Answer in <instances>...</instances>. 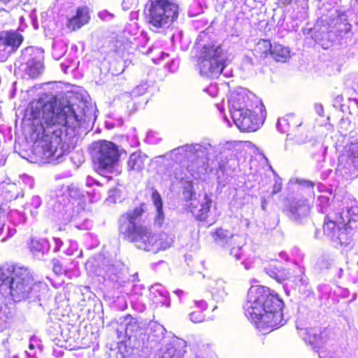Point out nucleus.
I'll list each match as a JSON object with an SVG mask.
<instances>
[{
    "label": "nucleus",
    "mask_w": 358,
    "mask_h": 358,
    "mask_svg": "<svg viewBox=\"0 0 358 358\" xmlns=\"http://www.w3.org/2000/svg\"><path fill=\"white\" fill-rule=\"evenodd\" d=\"M12 317V311L5 304L0 303V331H3L7 326L9 319Z\"/></svg>",
    "instance_id": "c85d7f7f"
},
{
    "label": "nucleus",
    "mask_w": 358,
    "mask_h": 358,
    "mask_svg": "<svg viewBox=\"0 0 358 358\" xmlns=\"http://www.w3.org/2000/svg\"><path fill=\"white\" fill-rule=\"evenodd\" d=\"M148 22L152 29L169 27L178 15V5L172 0H150L145 6Z\"/></svg>",
    "instance_id": "1a4fd4ad"
},
{
    "label": "nucleus",
    "mask_w": 358,
    "mask_h": 358,
    "mask_svg": "<svg viewBox=\"0 0 358 358\" xmlns=\"http://www.w3.org/2000/svg\"><path fill=\"white\" fill-rule=\"evenodd\" d=\"M41 199L38 196H32L30 203L28 204V206L30 207L29 210L32 216L35 217L37 215L38 212L37 210H32L31 207L36 210L41 206Z\"/></svg>",
    "instance_id": "c9c22d12"
},
{
    "label": "nucleus",
    "mask_w": 358,
    "mask_h": 358,
    "mask_svg": "<svg viewBox=\"0 0 358 358\" xmlns=\"http://www.w3.org/2000/svg\"><path fill=\"white\" fill-rule=\"evenodd\" d=\"M270 55L277 62H285L289 57V50L280 44L275 43Z\"/></svg>",
    "instance_id": "bb28decb"
},
{
    "label": "nucleus",
    "mask_w": 358,
    "mask_h": 358,
    "mask_svg": "<svg viewBox=\"0 0 358 358\" xmlns=\"http://www.w3.org/2000/svg\"><path fill=\"white\" fill-rule=\"evenodd\" d=\"M23 41V36L17 30L0 31V62H5L15 52Z\"/></svg>",
    "instance_id": "4468645a"
},
{
    "label": "nucleus",
    "mask_w": 358,
    "mask_h": 358,
    "mask_svg": "<svg viewBox=\"0 0 358 358\" xmlns=\"http://www.w3.org/2000/svg\"><path fill=\"white\" fill-rule=\"evenodd\" d=\"M148 215L145 204L123 213L118 220L119 231L127 240L145 251L157 252L170 248L174 236L165 232L153 233L147 225Z\"/></svg>",
    "instance_id": "f03ea898"
},
{
    "label": "nucleus",
    "mask_w": 358,
    "mask_h": 358,
    "mask_svg": "<svg viewBox=\"0 0 358 358\" xmlns=\"http://www.w3.org/2000/svg\"><path fill=\"white\" fill-rule=\"evenodd\" d=\"M20 0H0V3L12 8L20 3Z\"/></svg>",
    "instance_id": "49530a36"
},
{
    "label": "nucleus",
    "mask_w": 358,
    "mask_h": 358,
    "mask_svg": "<svg viewBox=\"0 0 358 358\" xmlns=\"http://www.w3.org/2000/svg\"><path fill=\"white\" fill-rule=\"evenodd\" d=\"M91 156L96 170L110 172L119 161L120 152L118 146L108 141H98L92 143Z\"/></svg>",
    "instance_id": "9d476101"
},
{
    "label": "nucleus",
    "mask_w": 358,
    "mask_h": 358,
    "mask_svg": "<svg viewBox=\"0 0 358 358\" xmlns=\"http://www.w3.org/2000/svg\"><path fill=\"white\" fill-rule=\"evenodd\" d=\"M310 210V205L305 199H295L288 207V217L296 223H300L306 218Z\"/></svg>",
    "instance_id": "f3484780"
},
{
    "label": "nucleus",
    "mask_w": 358,
    "mask_h": 358,
    "mask_svg": "<svg viewBox=\"0 0 358 358\" xmlns=\"http://www.w3.org/2000/svg\"><path fill=\"white\" fill-rule=\"evenodd\" d=\"M195 305L202 310H204L207 308L208 305L207 303L203 300L195 301Z\"/></svg>",
    "instance_id": "3c124183"
},
{
    "label": "nucleus",
    "mask_w": 358,
    "mask_h": 358,
    "mask_svg": "<svg viewBox=\"0 0 358 358\" xmlns=\"http://www.w3.org/2000/svg\"><path fill=\"white\" fill-rule=\"evenodd\" d=\"M343 209L331 219L327 215L323 225L324 233L334 242L348 246L352 241L353 224L358 220V206L354 200H345Z\"/></svg>",
    "instance_id": "39448f33"
},
{
    "label": "nucleus",
    "mask_w": 358,
    "mask_h": 358,
    "mask_svg": "<svg viewBox=\"0 0 358 358\" xmlns=\"http://www.w3.org/2000/svg\"><path fill=\"white\" fill-rule=\"evenodd\" d=\"M341 20H344V21H346V18H345V15H343L340 18Z\"/></svg>",
    "instance_id": "0e129e2a"
},
{
    "label": "nucleus",
    "mask_w": 358,
    "mask_h": 358,
    "mask_svg": "<svg viewBox=\"0 0 358 358\" xmlns=\"http://www.w3.org/2000/svg\"><path fill=\"white\" fill-rule=\"evenodd\" d=\"M351 24L348 22H343L338 25V31L339 32V35L342 36V34H348L351 31Z\"/></svg>",
    "instance_id": "79ce46f5"
},
{
    "label": "nucleus",
    "mask_w": 358,
    "mask_h": 358,
    "mask_svg": "<svg viewBox=\"0 0 358 358\" xmlns=\"http://www.w3.org/2000/svg\"><path fill=\"white\" fill-rule=\"evenodd\" d=\"M150 292L155 296L156 298L157 297V295L162 298V300L157 299V303L159 302L162 303V306H170V299L168 296V292L166 289L161 285L155 284L152 285L150 287Z\"/></svg>",
    "instance_id": "cd10ccee"
},
{
    "label": "nucleus",
    "mask_w": 358,
    "mask_h": 358,
    "mask_svg": "<svg viewBox=\"0 0 358 358\" xmlns=\"http://www.w3.org/2000/svg\"><path fill=\"white\" fill-rule=\"evenodd\" d=\"M152 199L156 208L157 215L155 219L156 225L161 227L164 220L163 213V202L162 197L157 190H155L152 194Z\"/></svg>",
    "instance_id": "393cba45"
},
{
    "label": "nucleus",
    "mask_w": 358,
    "mask_h": 358,
    "mask_svg": "<svg viewBox=\"0 0 358 358\" xmlns=\"http://www.w3.org/2000/svg\"><path fill=\"white\" fill-rule=\"evenodd\" d=\"M224 282L222 280H212L208 284L213 298L217 301H223L227 296L224 289Z\"/></svg>",
    "instance_id": "b1692460"
},
{
    "label": "nucleus",
    "mask_w": 358,
    "mask_h": 358,
    "mask_svg": "<svg viewBox=\"0 0 358 358\" xmlns=\"http://www.w3.org/2000/svg\"><path fill=\"white\" fill-rule=\"evenodd\" d=\"M296 286L294 289H298L299 292L303 291V288H306L308 284L307 277L303 273L295 276Z\"/></svg>",
    "instance_id": "f704fd0d"
},
{
    "label": "nucleus",
    "mask_w": 358,
    "mask_h": 358,
    "mask_svg": "<svg viewBox=\"0 0 358 358\" xmlns=\"http://www.w3.org/2000/svg\"><path fill=\"white\" fill-rule=\"evenodd\" d=\"M283 301L268 287L252 285L248 292L243 306L245 316L256 324L258 329L267 330L285 324Z\"/></svg>",
    "instance_id": "7ed1b4c3"
},
{
    "label": "nucleus",
    "mask_w": 358,
    "mask_h": 358,
    "mask_svg": "<svg viewBox=\"0 0 358 358\" xmlns=\"http://www.w3.org/2000/svg\"><path fill=\"white\" fill-rule=\"evenodd\" d=\"M52 270L57 275H62L66 271L60 261L57 259H52Z\"/></svg>",
    "instance_id": "58836bf2"
},
{
    "label": "nucleus",
    "mask_w": 358,
    "mask_h": 358,
    "mask_svg": "<svg viewBox=\"0 0 358 358\" xmlns=\"http://www.w3.org/2000/svg\"><path fill=\"white\" fill-rule=\"evenodd\" d=\"M182 291L181 289H178V290L176 291V293L178 294H180V293H182Z\"/></svg>",
    "instance_id": "69168bd1"
},
{
    "label": "nucleus",
    "mask_w": 358,
    "mask_h": 358,
    "mask_svg": "<svg viewBox=\"0 0 358 358\" xmlns=\"http://www.w3.org/2000/svg\"><path fill=\"white\" fill-rule=\"evenodd\" d=\"M214 147L210 143L185 145L171 150L173 160L184 163L187 169L195 178H200L201 175L207 173L209 168V155L214 152Z\"/></svg>",
    "instance_id": "0eeeda50"
},
{
    "label": "nucleus",
    "mask_w": 358,
    "mask_h": 358,
    "mask_svg": "<svg viewBox=\"0 0 358 358\" xmlns=\"http://www.w3.org/2000/svg\"><path fill=\"white\" fill-rule=\"evenodd\" d=\"M43 51L30 46L22 51L21 56L17 62L18 68L31 78L37 77L42 71Z\"/></svg>",
    "instance_id": "9b49d317"
},
{
    "label": "nucleus",
    "mask_w": 358,
    "mask_h": 358,
    "mask_svg": "<svg viewBox=\"0 0 358 358\" xmlns=\"http://www.w3.org/2000/svg\"><path fill=\"white\" fill-rule=\"evenodd\" d=\"M186 346L187 343L185 340L173 338L170 343L158 350L155 358H184Z\"/></svg>",
    "instance_id": "dca6fc26"
},
{
    "label": "nucleus",
    "mask_w": 358,
    "mask_h": 358,
    "mask_svg": "<svg viewBox=\"0 0 358 358\" xmlns=\"http://www.w3.org/2000/svg\"><path fill=\"white\" fill-rule=\"evenodd\" d=\"M8 218L14 225L23 224L26 222V216L24 213L17 210H12L8 214Z\"/></svg>",
    "instance_id": "473e14b6"
},
{
    "label": "nucleus",
    "mask_w": 358,
    "mask_h": 358,
    "mask_svg": "<svg viewBox=\"0 0 358 358\" xmlns=\"http://www.w3.org/2000/svg\"><path fill=\"white\" fill-rule=\"evenodd\" d=\"M62 213L60 219L64 224L71 223L78 229H90L92 226V222L87 217V212L80 206H73L71 204H67L64 206V212Z\"/></svg>",
    "instance_id": "ddd939ff"
},
{
    "label": "nucleus",
    "mask_w": 358,
    "mask_h": 358,
    "mask_svg": "<svg viewBox=\"0 0 358 358\" xmlns=\"http://www.w3.org/2000/svg\"><path fill=\"white\" fill-rule=\"evenodd\" d=\"M350 151H351L352 155L354 157L358 156V143L352 144L350 148Z\"/></svg>",
    "instance_id": "864d4df0"
},
{
    "label": "nucleus",
    "mask_w": 358,
    "mask_h": 358,
    "mask_svg": "<svg viewBox=\"0 0 358 358\" xmlns=\"http://www.w3.org/2000/svg\"><path fill=\"white\" fill-rule=\"evenodd\" d=\"M296 182L299 185L306 186L308 187H313V185H315L314 182L309 181V180H306L303 179H296Z\"/></svg>",
    "instance_id": "8fccbe9b"
},
{
    "label": "nucleus",
    "mask_w": 358,
    "mask_h": 358,
    "mask_svg": "<svg viewBox=\"0 0 358 358\" xmlns=\"http://www.w3.org/2000/svg\"><path fill=\"white\" fill-rule=\"evenodd\" d=\"M357 176H358V173H353V174L352 175V177L355 178V177H357Z\"/></svg>",
    "instance_id": "338daca9"
},
{
    "label": "nucleus",
    "mask_w": 358,
    "mask_h": 358,
    "mask_svg": "<svg viewBox=\"0 0 358 358\" xmlns=\"http://www.w3.org/2000/svg\"><path fill=\"white\" fill-rule=\"evenodd\" d=\"M324 259H322V262H321V264H322L321 266H322V268H327V264H325L324 263Z\"/></svg>",
    "instance_id": "e2e57ef3"
},
{
    "label": "nucleus",
    "mask_w": 358,
    "mask_h": 358,
    "mask_svg": "<svg viewBox=\"0 0 358 358\" xmlns=\"http://www.w3.org/2000/svg\"><path fill=\"white\" fill-rule=\"evenodd\" d=\"M299 336L306 342H308L314 348H318V356L320 358H331L323 355L320 349L322 346L327 343L333 338V333L330 329L325 328L323 330L317 328L300 329Z\"/></svg>",
    "instance_id": "2eb2a0df"
},
{
    "label": "nucleus",
    "mask_w": 358,
    "mask_h": 358,
    "mask_svg": "<svg viewBox=\"0 0 358 358\" xmlns=\"http://www.w3.org/2000/svg\"><path fill=\"white\" fill-rule=\"evenodd\" d=\"M90 10L87 6L78 7L76 14L67 20L66 26L71 31H76L90 22Z\"/></svg>",
    "instance_id": "a211bd4d"
},
{
    "label": "nucleus",
    "mask_w": 358,
    "mask_h": 358,
    "mask_svg": "<svg viewBox=\"0 0 358 358\" xmlns=\"http://www.w3.org/2000/svg\"><path fill=\"white\" fill-rule=\"evenodd\" d=\"M29 248L33 255L38 259H41L48 252L50 244L46 239L34 238L31 241Z\"/></svg>",
    "instance_id": "5701e85b"
},
{
    "label": "nucleus",
    "mask_w": 358,
    "mask_h": 358,
    "mask_svg": "<svg viewBox=\"0 0 358 358\" xmlns=\"http://www.w3.org/2000/svg\"><path fill=\"white\" fill-rule=\"evenodd\" d=\"M52 48V57L55 59H59L67 51L66 45L62 42L55 43Z\"/></svg>",
    "instance_id": "72a5a7b5"
},
{
    "label": "nucleus",
    "mask_w": 358,
    "mask_h": 358,
    "mask_svg": "<svg viewBox=\"0 0 358 358\" xmlns=\"http://www.w3.org/2000/svg\"><path fill=\"white\" fill-rule=\"evenodd\" d=\"M196 355L197 358H217L216 355L208 344L199 346Z\"/></svg>",
    "instance_id": "7c9ffc66"
},
{
    "label": "nucleus",
    "mask_w": 358,
    "mask_h": 358,
    "mask_svg": "<svg viewBox=\"0 0 358 358\" xmlns=\"http://www.w3.org/2000/svg\"><path fill=\"white\" fill-rule=\"evenodd\" d=\"M281 189H282L281 182L276 181L275 182V184L273 185L272 194H274L278 193L279 192H280Z\"/></svg>",
    "instance_id": "603ef678"
},
{
    "label": "nucleus",
    "mask_w": 358,
    "mask_h": 358,
    "mask_svg": "<svg viewBox=\"0 0 358 358\" xmlns=\"http://www.w3.org/2000/svg\"><path fill=\"white\" fill-rule=\"evenodd\" d=\"M213 237L217 244L222 246L225 245L232 246L238 242V239L241 238L239 236L234 235L229 231L223 229H217L213 233Z\"/></svg>",
    "instance_id": "aec40b11"
},
{
    "label": "nucleus",
    "mask_w": 358,
    "mask_h": 358,
    "mask_svg": "<svg viewBox=\"0 0 358 358\" xmlns=\"http://www.w3.org/2000/svg\"><path fill=\"white\" fill-rule=\"evenodd\" d=\"M182 195L187 203V206L190 212L201 221L205 220L211 207V198L205 194L202 201H198L196 197V193L191 182L185 185Z\"/></svg>",
    "instance_id": "f8f14e48"
},
{
    "label": "nucleus",
    "mask_w": 358,
    "mask_h": 358,
    "mask_svg": "<svg viewBox=\"0 0 358 358\" xmlns=\"http://www.w3.org/2000/svg\"><path fill=\"white\" fill-rule=\"evenodd\" d=\"M120 324L117 329L119 338L122 337L123 334L125 337L130 338L134 336L138 331L139 325L137 323V320L130 315H127L123 317L120 318Z\"/></svg>",
    "instance_id": "6ab92c4d"
},
{
    "label": "nucleus",
    "mask_w": 358,
    "mask_h": 358,
    "mask_svg": "<svg viewBox=\"0 0 358 358\" xmlns=\"http://www.w3.org/2000/svg\"><path fill=\"white\" fill-rule=\"evenodd\" d=\"M189 319L192 322H201L204 320V315L201 311H193L189 315Z\"/></svg>",
    "instance_id": "a19ab883"
},
{
    "label": "nucleus",
    "mask_w": 358,
    "mask_h": 358,
    "mask_svg": "<svg viewBox=\"0 0 358 358\" xmlns=\"http://www.w3.org/2000/svg\"><path fill=\"white\" fill-rule=\"evenodd\" d=\"M147 156L141 152H135L132 153L127 162V168L129 171L141 172L145 166V162Z\"/></svg>",
    "instance_id": "4be33fe9"
},
{
    "label": "nucleus",
    "mask_w": 358,
    "mask_h": 358,
    "mask_svg": "<svg viewBox=\"0 0 358 358\" xmlns=\"http://www.w3.org/2000/svg\"><path fill=\"white\" fill-rule=\"evenodd\" d=\"M219 169L220 171L224 170V164L223 163H219Z\"/></svg>",
    "instance_id": "680f3d73"
},
{
    "label": "nucleus",
    "mask_w": 358,
    "mask_h": 358,
    "mask_svg": "<svg viewBox=\"0 0 358 358\" xmlns=\"http://www.w3.org/2000/svg\"><path fill=\"white\" fill-rule=\"evenodd\" d=\"M302 122L297 119L293 114H289L284 117L279 118L277 122V127L282 133H287L300 127Z\"/></svg>",
    "instance_id": "412c9836"
},
{
    "label": "nucleus",
    "mask_w": 358,
    "mask_h": 358,
    "mask_svg": "<svg viewBox=\"0 0 358 358\" xmlns=\"http://www.w3.org/2000/svg\"><path fill=\"white\" fill-rule=\"evenodd\" d=\"M8 151H6L5 150H2L0 152V166L5 165L6 162L7 161V159H8Z\"/></svg>",
    "instance_id": "de8ad7c7"
},
{
    "label": "nucleus",
    "mask_w": 358,
    "mask_h": 358,
    "mask_svg": "<svg viewBox=\"0 0 358 358\" xmlns=\"http://www.w3.org/2000/svg\"><path fill=\"white\" fill-rule=\"evenodd\" d=\"M279 256H280L282 259H287V254H286L285 252H280V253L279 254Z\"/></svg>",
    "instance_id": "052dcab7"
},
{
    "label": "nucleus",
    "mask_w": 358,
    "mask_h": 358,
    "mask_svg": "<svg viewBox=\"0 0 358 358\" xmlns=\"http://www.w3.org/2000/svg\"><path fill=\"white\" fill-rule=\"evenodd\" d=\"M138 0H122V7L124 10L133 8L137 4Z\"/></svg>",
    "instance_id": "37998d69"
},
{
    "label": "nucleus",
    "mask_w": 358,
    "mask_h": 358,
    "mask_svg": "<svg viewBox=\"0 0 358 358\" xmlns=\"http://www.w3.org/2000/svg\"><path fill=\"white\" fill-rule=\"evenodd\" d=\"M315 110L316 111V113L320 115V116H323L324 115V110H323V106L321 105V104H315Z\"/></svg>",
    "instance_id": "5fc2aeb1"
},
{
    "label": "nucleus",
    "mask_w": 358,
    "mask_h": 358,
    "mask_svg": "<svg viewBox=\"0 0 358 358\" xmlns=\"http://www.w3.org/2000/svg\"><path fill=\"white\" fill-rule=\"evenodd\" d=\"M255 96L241 89L234 92L229 100L231 117L236 127L242 131H255L259 128L257 115L253 111Z\"/></svg>",
    "instance_id": "423d86ee"
},
{
    "label": "nucleus",
    "mask_w": 358,
    "mask_h": 358,
    "mask_svg": "<svg viewBox=\"0 0 358 358\" xmlns=\"http://www.w3.org/2000/svg\"><path fill=\"white\" fill-rule=\"evenodd\" d=\"M13 358H18L17 355H14Z\"/></svg>",
    "instance_id": "774afa93"
},
{
    "label": "nucleus",
    "mask_w": 358,
    "mask_h": 358,
    "mask_svg": "<svg viewBox=\"0 0 358 358\" xmlns=\"http://www.w3.org/2000/svg\"><path fill=\"white\" fill-rule=\"evenodd\" d=\"M93 184H96L97 185H99V182L96 180H95L94 179H93L92 177L90 176H88L87 178H86V185L87 186H91Z\"/></svg>",
    "instance_id": "6e6d98bb"
},
{
    "label": "nucleus",
    "mask_w": 358,
    "mask_h": 358,
    "mask_svg": "<svg viewBox=\"0 0 358 358\" xmlns=\"http://www.w3.org/2000/svg\"><path fill=\"white\" fill-rule=\"evenodd\" d=\"M124 272V265L120 262L110 264L105 271V278L113 282H118Z\"/></svg>",
    "instance_id": "a878e982"
},
{
    "label": "nucleus",
    "mask_w": 358,
    "mask_h": 358,
    "mask_svg": "<svg viewBox=\"0 0 358 358\" xmlns=\"http://www.w3.org/2000/svg\"><path fill=\"white\" fill-rule=\"evenodd\" d=\"M147 90H148V87H147V85L145 84V85H138V86L136 87L132 90V94L134 96L143 95V94H144L147 92Z\"/></svg>",
    "instance_id": "c03bdc74"
},
{
    "label": "nucleus",
    "mask_w": 358,
    "mask_h": 358,
    "mask_svg": "<svg viewBox=\"0 0 358 358\" xmlns=\"http://www.w3.org/2000/svg\"><path fill=\"white\" fill-rule=\"evenodd\" d=\"M98 16L100 19L105 21H109L113 17V15L110 13L107 10H103L98 13Z\"/></svg>",
    "instance_id": "a18cd8bd"
},
{
    "label": "nucleus",
    "mask_w": 358,
    "mask_h": 358,
    "mask_svg": "<svg viewBox=\"0 0 358 358\" xmlns=\"http://www.w3.org/2000/svg\"><path fill=\"white\" fill-rule=\"evenodd\" d=\"M317 205L320 206V211L322 213L327 212V208L329 203V198L325 196H319L317 198Z\"/></svg>",
    "instance_id": "e433bc0d"
},
{
    "label": "nucleus",
    "mask_w": 358,
    "mask_h": 358,
    "mask_svg": "<svg viewBox=\"0 0 358 358\" xmlns=\"http://www.w3.org/2000/svg\"><path fill=\"white\" fill-rule=\"evenodd\" d=\"M53 242L55 244L53 251L55 252H59L60 250L62 245H63V242L59 238H53Z\"/></svg>",
    "instance_id": "09e8293b"
},
{
    "label": "nucleus",
    "mask_w": 358,
    "mask_h": 358,
    "mask_svg": "<svg viewBox=\"0 0 358 358\" xmlns=\"http://www.w3.org/2000/svg\"><path fill=\"white\" fill-rule=\"evenodd\" d=\"M284 5H289L294 0H279Z\"/></svg>",
    "instance_id": "bf43d9fd"
},
{
    "label": "nucleus",
    "mask_w": 358,
    "mask_h": 358,
    "mask_svg": "<svg viewBox=\"0 0 358 358\" xmlns=\"http://www.w3.org/2000/svg\"><path fill=\"white\" fill-rule=\"evenodd\" d=\"M46 291L47 286L35 282L27 268L8 264L0 266V292L14 302L40 301Z\"/></svg>",
    "instance_id": "20e7f679"
},
{
    "label": "nucleus",
    "mask_w": 358,
    "mask_h": 358,
    "mask_svg": "<svg viewBox=\"0 0 358 358\" xmlns=\"http://www.w3.org/2000/svg\"><path fill=\"white\" fill-rule=\"evenodd\" d=\"M226 58L220 45H203L198 58L200 75L208 78H217L224 69Z\"/></svg>",
    "instance_id": "6e6552de"
},
{
    "label": "nucleus",
    "mask_w": 358,
    "mask_h": 358,
    "mask_svg": "<svg viewBox=\"0 0 358 358\" xmlns=\"http://www.w3.org/2000/svg\"><path fill=\"white\" fill-rule=\"evenodd\" d=\"M37 348L40 352L42 351L43 347L41 343L38 342L36 338L31 337L30 338V342L29 344V351L28 352H36L35 349Z\"/></svg>",
    "instance_id": "ea45409f"
},
{
    "label": "nucleus",
    "mask_w": 358,
    "mask_h": 358,
    "mask_svg": "<svg viewBox=\"0 0 358 358\" xmlns=\"http://www.w3.org/2000/svg\"><path fill=\"white\" fill-rule=\"evenodd\" d=\"M230 250V255L234 256L236 259H240L242 255V247L238 240L235 245Z\"/></svg>",
    "instance_id": "4c0bfd02"
},
{
    "label": "nucleus",
    "mask_w": 358,
    "mask_h": 358,
    "mask_svg": "<svg viewBox=\"0 0 358 358\" xmlns=\"http://www.w3.org/2000/svg\"><path fill=\"white\" fill-rule=\"evenodd\" d=\"M166 329L159 324H154L150 327V338H155L157 341H160L164 338Z\"/></svg>",
    "instance_id": "2f4dec72"
},
{
    "label": "nucleus",
    "mask_w": 358,
    "mask_h": 358,
    "mask_svg": "<svg viewBox=\"0 0 358 358\" xmlns=\"http://www.w3.org/2000/svg\"><path fill=\"white\" fill-rule=\"evenodd\" d=\"M88 110L86 103L75 97L49 101L40 99L31 103V116L34 120H39L43 131L38 142L43 158L49 162H62L73 148L76 129L87 117Z\"/></svg>",
    "instance_id": "f257e3e1"
},
{
    "label": "nucleus",
    "mask_w": 358,
    "mask_h": 358,
    "mask_svg": "<svg viewBox=\"0 0 358 358\" xmlns=\"http://www.w3.org/2000/svg\"><path fill=\"white\" fill-rule=\"evenodd\" d=\"M273 45L267 40H260L255 47V51L261 54V57H266L268 53L271 54Z\"/></svg>",
    "instance_id": "c756f323"
},
{
    "label": "nucleus",
    "mask_w": 358,
    "mask_h": 358,
    "mask_svg": "<svg viewBox=\"0 0 358 358\" xmlns=\"http://www.w3.org/2000/svg\"><path fill=\"white\" fill-rule=\"evenodd\" d=\"M245 65H253L252 59L248 56H245L243 59Z\"/></svg>",
    "instance_id": "4d7b16f0"
},
{
    "label": "nucleus",
    "mask_w": 358,
    "mask_h": 358,
    "mask_svg": "<svg viewBox=\"0 0 358 358\" xmlns=\"http://www.w3.org/2000/svg\"><path fill=\"white\" fill-rule=\"evenodd\" d=\"M27 358H37L36 357V352H25Z\"/></svg>",
    "instance_id": "13d9d810"
}]
</instances>
